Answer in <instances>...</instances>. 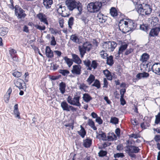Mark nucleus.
Returning <instances> with one entry per match:
<instances>
[{"label":"nucleus","mask_w":160,"mask_h":160,"mask_svg":"<svg viewBox=\"0 0 160 160\" xmlns=\"http://www.w3.org/2000/svg\"><path fill=\"white\" fill-rule=\"evenodd\" d=\"M33 26L39 30H44L45 29V26L41 27L37 24L34 25Z\"/></svg>","instance_id":"nucleus-54"},{"label":"nucleus","mask_w":160,"mask_h":160,"mask_svg":"<svg viewBox=\"0 0 160 160\" xmlns=\"http://www.w3.org/2000/svg\"><path fill=\"white\" fill-rule=\"evenodd\" d=\"M149 74L146 72H140L138 73L136 76V78L138 79H141L142 78H146L149 77Z\"/></svg>","instance_id":"nucleus-24"},{"label":"nucleus","mask_w":160,"mask_h":160,"mask_svg":"<svg viewBox=\"0 0 160 160\" xmlns=\"http://www.w3.org/2000/svg\"><path fill=\"white\" fill-rule=\"evenodd\" d=\"M110 122L114 124H117L118 122V119L116 117L111 118L110 120Z\"/></svg>","instance_id":"nucleus-45"},{"label":"nucleus","mask_w":160,"mask_h":160,"mask_svg":"<svg viewBox=\"0 0 160 160\" xmlns=\"http://www.w3.org/2000/svg\"><path fill=\"white\" fill-rule=\"evenodd\" d=\"M50 45L52 46H54L56 45L57 43L54 36H52L51 38Z\"/></svg>","instance_id":"nucleus-47"},{"label":"nucleus","mask_w":160,"mask_h":160,"mask_svg":"<svg viewBox=\"0 0 160 160\" xmlns=\"http://www.w3.org/2000/svg\"><path fill=\"white\" fill-rule=\"evenodd\" d=\"M81 19L84 22L85 25L87 24L88 22L89 21L88 19H87V17L83 15L81 16Z\"/></svg>","instance_id":"nucleus-48"},{"label":"nucleus","mask_w":160,"mask_h":160,"mask_svg":"<svg viewBox=\"0 0 160 160\" xmlns=\"http://www.w3.org/2000/svg\"><path fill=\"white\" fill-rule=\"evenodd\" d=\"M160 123V112L158 113V114L155 116V124H158Z\"/></svg>","instance_id":"nucleus-41"},{"label":"nucleus","mask_w":160,"mask_h":160,"mask_svg":"<svg viewBox=\"0 0 160 160\" xmlns=\"http://www.w3.org/2000/svg\"><path fill=\"white\" fill-rule=\"evenodd\" d=\"M74 18L73 17H71L69 19L68 22V24L69 27L71 28L73 24Z\"/></svg>","instance_id":"nucleus-42"},{"label":"nucleus","mask_w":160,"mask_h":160,"mask_svg":"<svg viewBox=\"0 0 160 160\" xmlns=\"http://www.w3.org/2000/svg\"><path fill=\"white\" fill-rule=\"evenodd\" d=\"M124 156V155L123 153H117L116 154H114V157L115 158H118L119 157H123Z\"/></svg>","instance_id":"nucleus-61"},{"label":"nucleus","mask_w":160,"mask_h":160,"mask_svg":"<svg viewBox=\"0 0 160 160\" xmlns=\"http://www.w3.org/2000/svg\"><path fill=\"white\" fill-rule=\"evenodd\" d=\"M118 25L120 30L124 33L132 31L136 27V24L135 22L133 20L128 19L120 20Z\"/></svg>","instance_id":"nucleus-1"},{"label":"nucleus","mask_w":160,"mask_h":160,"mask_svg":"<svg viewBox=\"0 0 160 160\" xmlns=\"http://www.w3.org/2000/svg\"><path fill=\"white\" fill-rule=\"evenodd\" d=\"M95 76L91 74L88 78L87 82L88 84L90 85L95 80Z\"/></svg>","instance_id":"nucleus-31"},{"label":"nucleus","mask_w":160,"mask_h":160,"mask_svg":"<svg viewBox=\"0 0 160 160\" xmlns=\"http://www.w3.org/2000/svg\"><path fill=\"white\" fill-rule=\"evenodd\" d=\"M80 98V96L78 95H75L73 98L69 96L67 98V101L71 105L80 107L81 105L79 102Z\"/></svg>","instance_id":"nucleus-5"},{"label":"nucleus","mask_w":160,"mask_h":160,"mask_svg":"<svg viewBox=\"0 0 160 160\" xmlns=\"http://www.w3.org/2000/svg\"><path fill=\"white\" fill-rule=\"evenodd\" d=\"M107 17L102 14L99 13L98 15V21L100 23L105 22L106 20Z\"/></svg>","instance_id":"nucleus-23"},{"label":"nucleus","mask_w":160,"mask_h":160,"mask_svg":"<svg viewBox=\"0 0 160 160\" xmlns=\"http://www.w3.org/2000/svg\"><path fill=\"white\" fill-rule=\"evenodd\" d=\"M92 86H95L98 88H99L100 87V84L99 81L97 79L95 80L94 83L92 85Z\"/></svg>","instance_id":"nucleus-46"},{"label":"nucleus","mask_w":160,"mask_h":160,"mask_svg":"<svg viewBox=\"0 0 160 160\" xmlns=\"http://www.w3.org/2000/svg\"><path fill=\"white\" fill-rule=\"evenodd\" d=\"M102 3L101 2L96 1L89 3L87 6V9L89 12L96 13L98 12L102 8Z\"/></svg>","instance_id":"nucleus-3"},{"label":"nucleus","mask_w":160,"mask_h":160,"mask_svg":"<svg viewBox=\"0 0 160 160\" xmlns=\"http://www.w3.org/2000/svg\"><path fill=\"white\" fill-rule=\"evenodd\" d=\"M123 149V147L122 144H119L117 145V149L118 150L121 151Z\"/></svg>","instance_id":"nucleus-62"},{"label":"nucleus","mask_w":160,"mask_h":160,"mask_svg":"<svg viewBox=\"0 0 160 160\" xmlns=\"http://www.w3.org/2000/svg\"><path fill=\"white\" fill-rule=\"evenodd\" d=\"M129 137L133 138H140V136L138 134L133 133L130 135Z\"/></svg>","instance_id":"nucleus-59"},{"label":"nucleus","mask_w":160,"mask_h":160,"mask_svg":"<svg viewBox=\"0 0 160 160\" xmlns=\"http://www.w3.org/2000/svg\"><path fill=\"white\" fill-rule=\"evenodd\" d=\"M78 84L79 85V89L81 90L82 89L84 91H85L86 89L88 88V86H86L84 83H79V84Z\"/></svg>","instance_id":"nucleus-44"},{"label":"nucleus","mask_w":160,"mask_h":160,"mask_svg":"<svg viewBox=\"0 0 160 160\" xmlns=\"http://www.w3.org/2000/svg\"><path fill=\"white\" fill-rule=\"evenodd\" d=\"M43 4L46 9H49L52 4V0H43Z\"/></svg>","instance_id":"nucleus-22"},{"label":"nucleus","mask_w":160,"mask_h":160,"mask_svg":"<svg viewBox=\"0 0 160 160\" xmlns=\"http://www.w3.org/2000/svg\"><path fill=\"white\" fill-rule=\"evenodd\" d=\"M103 73L105 76L107 78V79L109 80H111L112 79V76L111 72L108 69L104 70Z\"/></svg>","instance_id":"nucleus-27"},{"label":"nucleus","mask_w":160,"mask_h":160,"mask_svg":"<svg viewBox=\"0 0 160 160\" xmlns=\"http://www.w3.org/2000/svg\"><path fill=\"white\" fill-rule=\"evenodd\" d=\"M16 52V51L13 49H11L9 50V53L11 57H12L13 56H14Z\"/></svg>","instance_id":"nucleus-56"},{"label":"nucleus","mask_w":160,"mask_h":160,"mask_svg":"<svg viewBox=\"0 0 160 160\" xmlns=\"http://www.w3.org/2000/svg\"><path fill=\"white\" fill-rule=\"evenodd\" d=\"M59 90L62 94H63L65 92L66 84V83L62 82L59 85Z\"/></svg>","instance_id":"nucleus-20"},{"label":"nucleus","mask_w":160,"mask_h":160,"mask_svg":"<svg viewBox=\"0 0 160 160\" xmlns=\"http://www.w3.org/2000/svg\"><path fill=\"white\" fill-rule=\"evenodd\" d=\"M78 50L80 52L81 57H83L85 53H86V50L82 46H78Z\"/></svg>","instance_id":"nucleus-28"},{"label":"nucleus","mask_w":160,"mask_h":160,"mask_svg":"<svg viewBox=\"0 0 160 160\" xmlns=\"http://www.w3.org/2000/svg\"><path fill=\"white\" fill-rule=\"evenodd\" d=\"M110 12L111 15L114 17L117 16L118 15L117 11L116 9L114 7L111 8Z\"/></svg>","instance_id":"nucleus-33"},{"label":"nucleus","mask_w":160,"mask_h":160,"mask_svg":"<svg viewBox=\"0 0 160 160\" xmlns=\"http://www.w3.org/2000/svg\"><path fill=\"white\" fill-rule=\"evenodd\" d=\"M37 17L41 22L44 23L46 25H48V22L46 18V16L43 13H39L37 15Z\"/></svg>","instance_id":"nucleus-14"},{"label":"nucleus","mask_w":160,"mask_h":160,"mask_svg":"<svg viewBox=\"0 0 160 160\" xmlns=\"http://www.w3.org/2000/svg\"><path fill=\"white\" fill-rule=\"evenodd\" d=\"M149 58V55L146 53H144L141 56L139 60L143 62H145L147 61Z\"/></svg>","instance_id":"nucleus-19"},{"label":"nucleus","mask_w":160,"mask_h":160,"mask_svg":"<svg viewBox=\"0 0 160 160\" xmlns=\"http://www.w3.org/2000/svg\"><path fill=\"white\" fill-rule=\"evenodd\" d=\"M22 75L21 72L16 71L12 73V75L15 77L18 78L20 77Z\"/></svg>","instance_id":"nucleus-51"},{"label":"nucleus","mask_w":160,"mask_h":160,"mask_svg":"<svg viewBox=\"0 0 160 160\" xmlns=\"http://www.w3.org/2000/svg\"><path fill=\"white\" fill-rule=\"evenodd\" d=\"M127 152H131L133 153H138L140 152V149L138 147L133 145H128L126 147Z\"/></svg>","instance_id":"nucleus-10"},{"label":"nucleus","mask_w":160,"mask_h":160,"mask_svg":"<svg viewBox=\"0 0 160 160\" xmlns=\"http://www.w3.org/2000/svg\"><path fill=\"white\" fill-rule=\"evenodd\" d=\"M160 32V26L152 28L150 31L149 36L150 37H158Z\"/></svg>","instance_id":"nucleus-7"},{"label":"nucleus","mask_w":160,"mask_h":160,"mask_svg":"<svg viewBox=\"0 0 160 160\" xmlns=\"http://www.w3.org/2000/svg\"><path fill=\"white\" fill-rule=\"evenodd\" d=\"M13 112L15 117L18 118V119H20V113L18 111V110H14Z\"/></svg>","instance_id":"nucleus-58"},{"label":"nucleus","mask_w":160,"mask_h":160,"mask_svg":"<svg viewBox=\"0 0 160 160\" xmlns=\"http://www.w3.org/2000/svg\"><path fill=\"white\" fill-rule=\"evenodd\" d=\"M82 67L79 64L75 65L72 66L71 70L72 73L76 75H80L81 74Z\"/></svg>","instance_id":"nucleus-12"},{"label":"nucleus","mask_w":160,"mask_h":160,"mask_svg":"<svg viewBox=\"0 0 160 160\" xmlns=\"http://www.w3.org/2000/svg\"><path fill=\"white\" fill-rule=\"evenodd\" d=\"M88 124L94 130H96L97 129V128L95 126L94 122L92 119H88Z\"/></svg>","instance_id":"nucleus-34"},{"label":"nucleus","mask_w":160,"mask_h":160,"mask_svg":"<svg viewBox=\"0 0 160 160\" xmlns=\"http://www.w3.org/2000/svg\"><path fill=\"white\" fill-rule=\"evenodd\" d=\"M15 86L18 88L20 90L22 89L25 91L26 89V83L24 82L23 80L21 79H18L16 82L14 83Z\"/></svg>","instance_id":"nucleus-8"},{"label":"nucleus","mask_w":160,"mask_h":160,"mask_svg":"<svg viewBox=\"0 0 160 160\" xmlns=\"http://www.w3.org/2000/svg\"><path fill=\"white\" fill-rule=\"evenodd\" d=\"M92 143V141L89 139H86L83 141V145L86 148H88L90 146Z\"/></svg>","instance_id":"nucleus-30"},{"label":"nucleus","mask_w":160,"mask_h":160,"mask_svg":"<svg viewBox=\"0 0 160 160\" xmlns=\"http://www.w3.org/2000/svg\"><path fill=\"white\" fill-rule=\"evenodd\" d=\"M8 31V29L7 28L2 27L0 28V34L2 36H4L6 35Z\"/></svg>","instance_id":"nucleus-29"},{"label":"nucleus","mask_w":160,"mask_h":160,"mask_svg":"<svg viewBox=\"0 0 160 160\" xmlns=\"http://www.w3.org/2000/svg\"><path fill=\"white\" fill-rule=\"evenodd\" d=\"M76 8L79 11L78 14L79 15L81 14L82 10L81 3H80L79 2H78V5H77Z\"/></svg>","instance_id":"nucleus-50"},{"label":"nucleus","mask_w":160,"mask_h":160,"mask_svg":"<svg viewBox=\"0 0 160 160\" xmlns=\"http://www.w3.org/2000/svg\"><path fill=\"white\" fill-rule=\"evenodd\" d=\"M81 130L78 132V133L82 138H83L86 134V132L84 129L81 126Z\"/></svg>","instance_id":"nucleus-37"},{"label":"nucleus","mask_w":160,"mask_h":160,"mask_svg":"<svg viewBox=\"0 0 160 160\" xmlns=\"http://www.w3.org/2000/svg\"><path fill=\"white\" fill-rule=\"evenodd\" d=\"M154 139L156 142H159L160 141V135H156L154 138Z\"/></svg>","instance_id":"nucleus-64"},{"label":"nucleus","mask_w":160,"mask_h":160,"mask_svg":"<svg viewBox=\"0 0 160 160\" xmlns=\"http://www.w3.org/2000/svg\"><path fill=\"white\" fill-rule=\"evenodd\" d=\"M82 46L86 50V51H89L92 48V45L89 42H84Z\"/></svg>","instance_id":"nucleus-26"},{"label":"nucleus","mask_w":160,"mask_h":160,"mask_svg":"<svg viewBox=\"0 0 160 160\" xmlns=\"http://www.w3.org/2000/svg\"><path fill=\"white\" fill-rule=\"evenodd\" d=\"M133 51V49L131 48H130L129 49H127L125 52V54L126 55H128L132 52Z\"/></svg>","instance_id":"nucleus-63"},{"label":"nucleus","mask_w":160,"mask_h":160,"mask_svg":"<svg viewBox=\"0 0 160 160\" xmlns=\"http://www.w3.org/2000/svg\"><path fill=\"white\" fill-rule=\"evenodd\" d=\"M108 138V139L109 141H113L117 139V137L114 133H112Z\"/></svg>","instance_id":"nucleus-38"},{"label":"nucleus","mask_w":160,"mask_h":160,"mask_svg":"<svg viewBox=\"0 0 160 160\" xmlns=\"http://www.w3.org/2000/svg\"><path fill=\"white\" fill-rule=\"evenodd\" d=\"M63 59L65 62L67 64L69 67H70L73 64V61L72 59L69 58L66 56L64 57Z\"/></svg>","instance_id":"nucleus-25"},{"label":"nucleus","mask_w":160,"mask_h":160,"mask_svg":"<svg viewBox=\"0 0 160 160\" xmlns=\"http://www.w3.org/2000/svg\"><path fill=\"white\" fill-rule=\"evenodd\" d=\"M106 58L107 64L110 66H112L114 63L113 57L112 56H110L109 57H107Z\"/></svg>","instance_id":"nucleus-32"},{"label":"nucleus","mask_w":160,"mask_h":160,"mask_svg":"<svg viewBox=\"0 0 160 160\" xmlns=\"http://www.w3.org/2000/svg\"><path fill=\"white\" fill-rule=\"evenodd\" d=\"M70 39L72 42L76 43L79 44L81 42L78 36L76 34L71 35L70 37Z\"/></svg>","instance_id":"nucleus-18"},{"label":"nucleus","mask_w":160,"mask_h":160,"mask_svg":"<svg viewBox=\"0 0 160 160\" xmlns=\"http://www.w3.org/2000/svg\"><path fill=\"white\" fill-rule=\"evenodd\" d=\"M66 7L65 6H62V5H60L59 6V8L58 9V12L60 14L62 13L63 11L66 10Z\"/></svg>","instance_id":"nucleus-43"},{"label":"nucleus","mask_w":160,"mask_h":160,"mask_svg":"<svg viewBox=\"0 0 160 160\" xmlns=\"http://www.w3.org/2000/svg\"><path fill=\"white\" fill-rule=\"evenodd\" d=\"M148 21L151 27H154L160 26V25L158 24L159 19L157 17H152L148 19Z\"/></svg>","instance_id":"nucleus-11"},{"label":"nucleus","mask_w":160,"mask_h":160,"mask_svg":"<svg viewBox=\"0 0 160 160\" xmlns=\"http://www.w3.org/2000/svg\"><path fill=\"white\" fill-rule=\"evenodd\" d=\"M10 4L8 5V7L12 10L15 9V7L14 6L12 0H10Z\"/></svg>","instance_id":"nucleus-57"},{"label":"nucleus","mask_w":160,"mask_h":160,"mask_svg":"<svg viewBox=\"0 0 160 160\" xmlns=\"http://www.w3.org/2000/svg\"><path fill=\"white\" fill-rule=\"evenodd\" d=\"M45 54L48 58H52L54 57L53 52L49 46H46L45 49Z\"/></svg>","instance_id":"nucleus-15"},{"label":"nucleus","mask_w":160,"mask_h":160,"mask_svg":"<svg viewBox=\"0 0 160 160\" xmlns=\"http://www.w3.org/2000/svg\"><path fill=\"white\" fill-rule=\"evenodd\" d=\"M119 43L121 44V45L119 48L118 51L119 52V53H121L122 55L123 52L127 48L128 44L125 42H122L121 41L119 42Z\"/></svg>","instance_id":"nucleus-17"},{"label":"nucleus","mask_w":160,"mask_h":160,"mask_svg":"<svg viewBox=\"0 0 160 160\" xmlns=\"http://www.w3.org/2000/svg\"><path fill=\"white\" fill-rule=\"evenodd\" d=\"M84 64L86 66L88 67V69L89 70H91V61L88 59H87L83 61Z\"/></svg>","instance_id":"nucleus-39"},{"label":"nucleus","mask_w":160,"mask_h":160,"mask_svg":"<svg viewBox=\"0 0 160 160\" xmlns=\"http://www.w3.org/2000/svg\"><path fill=\"white\" fill-rule=\"evenodd\" d=\"M136 9L138 14L143 16L150 15L152 10V8L150 5L144 3L137 5Z\"/></svg>","instance_id":"nucleus-2"},{"label":"nucleus","mask_w":160,"mask_h":160,"mask_svg":"<svg viewBox=\"0 0 160 160\" xmlns=\"http://www.w3.org/2000/svg\"><path fill=\"white\" fill-rule=\"evenodd\" d=\"M98 65V63L95 60H93L92 62L91 65V67H92L94 69H96Z\"/></svg>","instance_id":"nucleus-55"},{"label":"nucleus","mask_w":160,"mask_h":160,"mask_svg":"<svg viewBox=\"0 0 160 160\" xmlns=\"http://www.w3.org/2000/svg\"><path fill=\"white\" fill-rule=\"evenodd\" d=\"M106 51L102 50L100 52V55L101 57L103 58L106 59L108 57V54L106 52Z\"/></svg>","instance_id":"nucleus-40"},{"label":"nucleus","mask_w":160,"mask_h":160,"mask_svg":"<svg viewBox=\"0 0 160 160\" xmlns=\"http://www.w3.org/2000/svg\"><path fill=\"white\" fill-rule=\"evenodd\" d=\"M140 126L142 128L145 129L147 127H149L150 126V124L147 122H145L141 123Z\"/></svg>","instance_id":"nucleus-49"},{"label":"nucleus","mask_w":160,"mask_h":160,"mask_svg":"<svg viewBox=\"0 0 160 160\" xmlns=\"http://www.w3.org/2000/svg\"><path fill=\"white\" fill-rule=\"evenodd\" d=\"M72 56L73 62H74L75 63L78 64H79L81 63L82 60L78 55L75 54H72Z\"/></svg>","instance_id":"nucleus-16"},{"label":"nucleus","mask_w":160,"mask_h":160,"mask_svg":"<svg viewBox=\"0 0 160 160\" xmlns=\"http://www.w3.org/2000/svg\"><path fill=\"white\" fill-rule=\"evenodd\" d=\"M153 72L155 74L160 76V63L156 62L154 63L151 67Z\"/></svg>","instance_id":"nucleus-13"},{"label":"nucleus","mask_w":160,"mask_h":160,"mask_svg":"<svg viewBox=\"0 0 160 160\" xmlns=\"http://www.w3.org/2000/svg\"><path fill=\"white\" fill-rule=\"evenodd\" d=\"M70 105L65 101L62 102L61 103V106L64 111L67 112L69 111V106Z\"/></svg>","instance_id":"nucleus-21"},{"label":"nucleus","mask_w":160,"mask_h":160,"mask_svg":"<svg viewBox=\"0 0 160 160\" xmlns=\"http://www.w3.org/2000/svg\"><path fill=\"white\" fill-rule=\"evenodd\" d=\"M61 14L62 15V16L63 17L68 16L70 14L69 12L68 11V9L66 10L65 11H63V12Z\"/></svg>","instance_id":"nucleus-53"},{"label":"nucleus","mask_w":160,"mask_h":160,"mask_svg":"<svg viewBox=\"0 0 160 160\" xmlns=\"http://www.w3.org/2000/svg\"><path fill=\"white\" fill-rule=\"evenodd\" d=\"M59 72L62 75L67 77L69 74V72L66 69H60Z\"/></svg>","instance_id":"nucleus-36"},{"label":"nucleus","mask_w":160,"mask_h":160,"mask_svg":"<svg viewBox=\"0 0 160 160\" xmlns=\"http://www.w3.org/2000/svg\"><path fill=\"white\" fill-rule=\"evenodd\" d=\"M95 121L96 122L98 123L99 124H102L103 122V121L101 119V118L99 117H98L96 118Z\"/></svg>","instance_id":"nucleus-60"},{"label":"nucleus","mask_w":160,"mask_h":160,"mask_svg":"<svg viewBox=\"0 0 160 160\" xmlns=\"http://www.w3.org/2000/svg\"><path fill=\"white\" fill-rule=\"evenodd\" d=\"M107 154V152L106 151L102 150H100L98 152V154L99 157H102L105 156Z\"/></svg>","instance_id":"nucleus-52"},{"label":"nucleus","mask_w":160,"mask_h":160,"mask_svg":"<svg viewBox=\"0 0 160 160\" xmlns=\"http://www.w3.org/2000/svg\"><path fill=\"white\" fill-rule=\"evenodd\" d=\"M78 2L73 0H67L66 1V4L68 9L70 10H72L74 8H76L77 5H78Z\"/></svg>","instance_id":"nucleus-9"},{"label":"nucleus","mask_w":160,"mask_h":160,"mask_svg":"<svg viewBox=\"0 0 160 160\" xmlns=\"http://www.w3.org/2000/svg\"><path fill=\"white\" fill-rule=\"evenodd\" d=\"M83 98L85 102H88L92 99V98L88 94L85 93L83 95Z\"/></svg>","instance_id":"nucleus-35"},{"label":"nucleus","mask_w":160,"mask_h":160,"mask_svg":"<svg viewBox=\"0 0 160 160\" xmlns=\"http://www.w3.org/2000/svg\"><path fill=\"white\" fill-rule=\"evenodd\" d=\"M117 45V44L114 41L104 42L102 44V48L106 51L113 52Z\"/></svg>","instance_id":"nucleus-4"},{"label":"nucleus","mask_w":160,"mask_h":160,"mask_svg":"<svg viewBox=\"0 0 160 160\" xmlns=\"http://www.w3.org/2000/svg\"><path fill=\"white\" fill-rule=\"evenodd\" d=\"M15 14L18 19H24L26 16V14L24 11L18 5L15 6Z\"/></svg>","instance_id":"nucleus-6"}]
</instances>
